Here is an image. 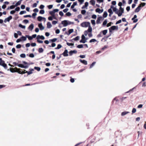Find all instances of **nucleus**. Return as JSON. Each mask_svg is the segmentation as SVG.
<instances>
[{
	"label": "nucleus",
	"mask_w": 146,
	"mask_h": 146,
	"mask_svg": "<svg viewBox=\"0 0 146 146\" xmlns=\"http://www.w3.org/2000/svg\"><path fill=\"white\" fill-rule=\"evenodd\" d=\"M90 25L89 22H83L81 24V26L83 27H87L89 26Z\"/></svg>",
	"instance_id": "f257e3e1"
},
{
	"label": "nucleus",
	"mask_w": 146,
	"mask_h": 146,
	"mask_svg": "<svg viewBox=\"0 0 146 146\" xmlns=\"http://www.w3.org/2000/svg\"><path fill=\"white\" fill-rule=\"evenodd\" d=\"M118 29V27L117 26H113L109 28V32L110 33H111L112 30H117Z\"/></svg>",
	"instance_id": "f03ea898"
},
{
	"label": "nucleus",
	"mask_w": 146,
	"mask_h": 146,
	"mask_svg": "<svg viewBox=\"0 0 146 146\" xmlns=\"http://www.w3.org/2000/svg\"><path fill=\"white\" fill-rule=\"evenodd\" d=\"M17 66L19 67H20L22 68H24L25 69L28 68L29 66L28 65L24 66L23 64H19L18 65H17Z\"/></svg>",
	"instance_id": "7ed1b4c3"
},
{
	"label": "nucleus",
	"mask_w": 146,
	"mask_h": 146,
	"mask_svg": "<svg viewBox=\"0 0 146 146\" xmlns=\"http://www.w3.org/2000/svg\"><path fill=\"white\" fill-rule=\"evenodd\" d=\"M68 21L65 20L62 21L61 24L63 25L64 27H66L68 25Z\"/></svg>",
	"instance_id": "20e7f679"
},
{
	"label": "nucleus",
	"mask_w": 146,
	"mask_h": 146,
	"mask_svg": "<svg viewBox=\"0 0 146 146\" xmlns=\"http://www.w3.org/2000/svg\"><path fill=\"white\" fill-rule=\"evenodd\" d=\"M12 19V17L11 16H10L7 18H6L4 20V22L6 23L7 22H9Z\"/></svg>",
	"instance_id": "39448f33"
},
{
	"label": "nucleus",
	"mask_w": 146,
	"mask_h": 146,
	"mask_svg": "<svg viewBox=\"0 0 146 146\" xmlns=\"http://www.w3.org/2000/svg\"><path fill=\"white\" fill-rule=\"evenodd\" d=\"M15 72H17L19 74H22V72L21 71L22 70L20 68H18L17 67H15Z\"/></svg>",
	"instance_id": "423d86ee"
},
{
	"label": "nucleus",
	"mask_w": 146,
	"mask_h": 146,
	"mask_svg": "<svg viewBox=\"0 0 146 146\" xmlns=\"http://www.w3.org/2000/svg\"><path fill=\"white\" fill-rule=\"evenodd\" d=\"M141 4H140L139 6L135 9V11L136 13L138 12L141 9Z\"/></svg>",
	"instance_id": "0eeeda50"
},
{
	"label": "nucleus",
	"mask_w": 146,
	"mask_h": 146,
	"mask_svg": "<svg viewBox=\"0 0 146 146\" xmlns=\"http://www.w3.org/2000/svg\"><path fill=\"white\" fill-rule=\"evenodd\" d=\"M102 19V20L104 19V18H103V17L102 16L98 17L96 21V23L97 24L100 23V21Z\"/></svg>",
	"instance_id": "6e6552de"
},
{
	"label": "nucleus",
	"mask_w": 146,
	"mask_h": 146,
	"mask_svg": "<svg viewBox=\"0 0 146 146\" xmlns=\"http://www.w3.org/2000/svg\"><path fill=\"white\" fill-rule=\"evenodd\" d=\"M68 52L67 50L66 49L62 54L64 56H68Z\"/></svg>",
	"instance_id": "1a4fd4ad"
},
{
	"label": "nucleus",
	"mask_w": 146,
	"mask_h": 146,
	"mask_svg": "<svg viewBox=\"0 0 146 146\" xmlns=\"http://www.w3.org/2000/svg\"><path fill=\"white\" fill-rule=\"evenodd\" d=\"M36 39H41L42 40H44L45 39L44 36L43 35H38L36 38Z\"/></svg>",
	"instance_id": "9d476101"
},
{
	"label": "nucleus",
	"mask_w": 146,
	"mask_h": 146,
	"mask_svg": "<svg viewBox=\"0 0 146 146\" xmlns=\"http://www.w3.org/2000/svg\"><path fill=\"white\" fill-rule=\"evenodd\" d=\"M74 31V30L73 29H69L68 31V33L67 32H65V33L67 35H69L70 34L72 33Z\"/></svg>",
	"instance_id": "9b49d317"
},
{
	"label": "nucleus",
	"mask_w": 146,
	"mask_h": 146,
	"mask_svg": "<svg viewBox=\"0 0 146 146\" xmlns=\"http://www.w3.org/2000/svg\"><path fill=\"white\" fill-rule=\"evenodd\" d=\"M103 9H100L99 8H97L96 10V12L98 13H102L103 11Z\"/></svg>",
	"instance_id": "f8f14e48"
},
{
	"label": "nucleus",
	"mask_w": 146,
	"mask_h": 146,
	"mask_svg": "<svg viewBox=\"0 0 146 146\" xmlns=\"http://www.w3.org/2000/svg\"><path fill=\"white\" fill-rule=\"evenodd\" d=\"M38 27L40 30H42L44 29V27L42 26V23H41L38 24Z\"/></svg>",
	"instance_id": "ddd939ff"
},
{
	"label": "nucleus",
	"mask_w": 146,
	"mask_h": 146,
	"mask_svg": "<svg viewBox=\"0 0 146 146\" xmlns=\"http://www.w3.org/2000/svg\"><path fill=\"white\" fill-rule=\"evenodd\" d=\"M34 25L32 23L28 27V29L31 31H32L34 28Z\"/></svg>",
	"instance_id": "4468645a"
},
{
	"label": "nucleus",
	"mask_w": 146,
	"mask_h": 146,
	"mask_svg": "<svg viewBox=\"0 0 146 146\" xmlns=\"http://www.w3.org/2000/svg\"><path fill=\"white\" fill-rule=\"evenodd\" d=\"M80 61L84 65H86L87 64V62L86 60H82V59H80Z\"/></svg>",
	"instance_id": "2eb2a0df"
},
{
	"label": "nucleus",
	"mask_w": 146,
	"mask_h": 146,
	"mask_svg": "<svg viewBox=\"0 0 146 146\" xmlns=\"http://www.w3.org/2000/svg\"><path fill=\"white\" fill-rule=\"evenodd\" d=\"M52 27V25H51L50 22H48L47 23V27L49 29L51 28Z\"/></svg>",
	"instance_id": "dca6fc26"
},
{
	"label": "nucleus",
	"mask_w": 146,
	"mask_h": 146,
	"mask_svg": "<svg viewBox=\"0 0 146 146\" xmlns=\"http://www.w3.org/2000/svg\"><path fill=\"white\" fill-rule=\"evenodd\" d=\"M22 1V0H20L18 1L15 5V7H16L18 5H20Z\"/></svg>",
	"instance_id": "f3484780"
},
{
	"label": "nucleus",
	"mask_w": 146,
	"mask_h": 146,
	"mask_svg": "<svg viewBox=\"0 0 146 146\" xmlns=\"http://www.w3.org/2000/svg\"><path fill=\"white\" fill-rule=\"evenodd\" d=\"M0 65L2 66L5 69H7V64L5 63V62H3V64H1Z\"/></svg>",
	"instance_id": "a211bd4d"
},
{
	"label": "nucleus",
	"mask_w": 146,
	"mask_h": 146,
	"mask_svg": "<svg viewBox=\"0 0 146 146\" xmlns=\"http://www.w3.org/2000/svg\"><path fill=\"white\" fill-rule=\"evenodd\" d=\"M87 32H91L92 31V27L90 25L88 26V28L87 30Z\"/></svg>",
	"instance_id": "6ab92c4d"
},
{
	"label": "nucleus",
	"mask_w": 146,
	"mask_h": 146,
	"mask_svg": "<svg viewBox=\"0 0 146 146\" xmlns=\"http://www.w3.org/2000/svg\"><path fill=\"white\" fill-rule=\"evenodd\" d=\"M129 113V112L128 111H123L121 113V116H124V115H125L128 114V113Z\"/></svg>",
	"instance_id": "aec40b11"
},
{
	"label": "nucleus",
	"mask_w": 146,
	"mask_h": 146,
	"mask_svg": "<svg viewBox=\"0 0 146 146\" xmlns=\"http://www.w3.org/2000/svg\"><path fill=\"white\" fill-rule=\"evenodd\" d=\"M108 16V13L106 11H104L103 14V17L104 18H106Z\"/></svg>",
	"instance_id": "412c9836"
},
{
	"label": "nucleus",
	"mask_w": 146,
	"mask_h": 146,
	"mask_svg": "<svg viewBox=\"0 0 146 146\" xmlns=\"http://www.w3.org/2000/svg\"><path fill=\"white\" fill-rule=\"evenodd\" d=\"M113 11L116 13H118V10L116 7H114L113 9Z\"/></svg>",
	"instance_id": "4be33fe9"
},
{
	"label": "nucleus",
	"mask_w": 146,
	"mask_h": 146,
	"mask_svg": "<svg viewBox=\"0 0 146 146\" xmlns=\"http://www.w3.org/2000/svg\"><path fill=\"white\" fill-rule=\"evenodd\" d=\"M102 33L104 35H105L106 33H107L108 32V30H104L102 31H101Z\"/></svg>",
	"instance_id": "5701e85b"
},
{
	"label": "nucleus",
	"mask_w": 146,
	"mask_h": 146,
	"mask_svg": "<svg viewBox=\"0 0 146 146\" xmlns=\"http://www.w3.org/2000/svg\"><path fill=\"white\" fill-rule=\"evenodd\" d=\"M90 2L91 4L94 6L95 4L96 1L94 0H91Z\"/></svg>",
	"instance_id": "b1692460"
},
{
	"label": "nucleus",
	"mask_w": 146,
	"mask_h": 146,
	"mask_svg": "<svg viewBox=\"0 0 146 146\" xmlns=\"http://www.w3.org/2000/svg\"><path fill=\"white\" fill-rule=\"evenodd\" d=\"M26 37L28 38L29 40H31L33 39V37H32V36H30L29 35H26Z\"/></svg>",
	"instance_id": "393cba45"
},
{
	"label": "nucleus",
	"mask_w": 146,
	"mask_h": 146,
	"mask_svg": "<svg viewBox=\"0 0 146 146\" xmlns=\"http://www.w3.org/2000/svg\"><path fill=\"white\" fill-rule=\"evenodd\" d=\"M43 49L42 48H38V51L39 53H42L43 52Z\"/></svg>",
	"instance_id": "a878e982"
},
{
	"label": "nucleus",
	"mask_w": 146,
	"mask_h": 146,
	"mask_svg": "<svg viewBox=\"0 0 146 146\" xmlns=\"http://www.w3.org/2000/svg\"><path fill=\"white\" fill-rule=\"evenodd\" d=\"M62 47V45L60 44H58L57 45V47L55 48V49H59L61 48Z\"/></svg>",
	"instance_id": "bb28decb"
},
{
	"label": "nucleus",
	"mask_w": 146,
	"mask_h": 146,
	"mask_svg": "<svg viewBox=\"0 0 146 146\" xmlns=\"http://www.w3.org/2000/svg\"><path fill=\"white\" fill-rule=\"evenodd\" d=\"M15 70V68H10L9 69V70L11 72H15V71L14 70Z\"/></svg>",
	"instance_id": "cd10ccee"
},
{
	"label": "nucleus",
	"mask_w": 146,
	"mask_h": 146,
	"mask_svg": "<svg viewBox=\"0 0 146 146\" xmlns=\"http://www.w3.org/2000/svg\"><path fill=\"white\" fill-rule=\"evenodd\" d=\"M42 18L43 17L39 16L37 17V20L38 21H40L42 19Z\"/></svg>",
	"instance_id": "c85d7f7f"
},
{
	"label": "nucleus",
	"mask_w": 146,
	"mask_h": 146,
	"mask_svg": "<svg viewBox=\"0 0 146 146\" xmlns=\"http://www.w3.org/2000/svg\"><path fill=\"white\" fill-rule=\"evenodd\" d=\"M19 27L21 28L22 29H25V28L26 26L25 25H23L21 24H19Z\"/></svg>",
	"instance_id": "c756f323"
},
{
	"label": "nucleus",
	"mask_w": 146,
	"mask_h": 146,
	"mask_svg": "<svg viewBox=\"0 0 146 146\" xmlns=\"http://www.w3.org/2000/svg\"><path fill=\"white\" fill-rule=\"evenodd\" d=\"M49 13L52 16L55 15V13L53 10L52 11H50Z\"/></svg>",
	"instance_id": "7c9ffc66"
},
{
	"label": "nucleus",
	"mask_w": 146,
	"mask_h": 146,
	"mask_svg": "<svg viewBox=\"0 0 146 146\" xmlns=\"http://www.w3.org/2000/svg\"><path fill=\"white\" fill-rule=\"evenodd\" d=\"M97 40L95 39H92L90 40L89 41V42L90 43H91L92 42H97Z\"/></svg>",
	"instance_id": "2f4dec72"
},
{
	"label": "nucleus",
	"mask_w": 146,
	"mask_h": 146,
	"mask_svg": "<svg viewBox=\"0 0 146 146\" xmlns=\"http://www.w3.org/2000/svg\"><path fill=\"white\" fill-rule=\"evenodd\" d=\"M123 13V12H121V11L119 12V11H118L117 13L116 14H117L118 15L119 17H120L122 15V13Z\"/></svg>",
	"instance_id": "473e14b6"
},
{
	"label": "nucleus",
	"mask_w": 146,
	"mask_h": 146,
	"mask_svg": "<svg viewBox=\"0 0 146 146\" xmlns=\"http://www.w3.org/2000/svg\"><path fill=\"white\" fill-rule=\"evenodd\" d=\"M107 23V19H106L103 22V23L102 25L104 26L106 25Z\"/></svg>",
	"instance_id": "72a5a7b5"
},
{
	"label": "nucleus",
	"mask_w": 146,
	"mask_h": 146,
	"mask_svg": "<svg viewBox=\"0 0 146 146\" xmlns=\"http://www.w3.org/2000/svg\"><path fill=\"white\" fill-rule=\"evenodd\" d=\"M34 68L35 70H37L38 71H40V68L39 67H35Z\"/></svg>",
	"instance_id": "f704fd0d"
},
{
	"label": "nucleus",
	"mask_w": 146,
	"mask_h": 146,
	"mask_svg": "<svg viewBox=\"0 0 146 146\" xmlns=\"http://www.w3.org/2000/svg\"><path fill=\"white\" fill-rule=\"evenodd\" d=\"M96 63V62H93L90 65V68H92L93 66L95 65V64Z\"/></svg>",
	"instance_id": "c9c22d12"
},
{
	"label": "nucleus",
	"mask_w": 146,
	"mask_h": 146,
	"mask_svg": "<svg viewBox=\"0 0 146 146\" xmlns=\"http://www.w3.org/2000/svg\"><path fill=\"white\" fill-rule=\"evenodd\" d=\"M20 56L22 58H25L26 57V55L25 54H20Z\"/></svg>",
	"instance_id": "e433bc0d"
},
{
	"label": "nucleus",
	"mask_w": 146,
	"mask_h": 146,
	"mask_svg": "<svg viewBox=\"0 0 146 146\" xmlns=\"http://www.w3.org/2000/svg\"><path fill=\"white\" fill-rule=\"evenodd\" d=\"M87 41L85 39H82L80 41V42L81 43H85Z\"/></svg>",
	"instance_id": "4c0bfd02"
},
{
	"label": "nucleus",
	"mask_w": 146,
	"mask_h": 146,
	"mask_svg": "<svg viewBox=\"0 0 146 146\" xmlns=\"http://www.w3.org/2000/svg\"><path fill=\"white\" fill-rule=\"evenodd\" d=\"M37 15V14L36 13H33L32 14V17L33 19H35L36 17V16Z\"/></svg>",
	"instance_id": "58836bf2"
},
{
	"label": "nucleus",
	"mask_w": 146,
	"mask_h": 146,
	"mask_svg": "<svg viewBox=\"0 0 146 146\" xmlns=\"http://www.w3.org/2000/svg\"><path fill=\"white\" fill-rule=\"evenodd\" d=\"M26 13V12L25 11H22L20 12L19 14L20 15H22L23 14L25 13Z\"/></svg>",
	"instance_id": "ea45409f"
},
{
	"label": "nucleus",
	"mask_w": 146,
	"mask_h": 146,
	"mask_svg": "<svg viewBox=\"0 0 146 146\" xmlns=\"http://www.w3.org/2000/svg\"><path fill=\"white\" fill-rule=\"evenodd\" d=\"M80 37L79 36H77L75 38H73V40L75 41H77L79 40Z\"/></svg>",
	"instance_id": "a19ab883"
},
{
	"label": "nucleus",
	"mask_w": 146,
	"mask_h": 146,
	"mask_svg": "<svg viewBox=\"0 0 146 146\" xmlns=\"http://www.w3.org/2000/svg\"><path fill=\"white\" fill-rule=\"evenodd\" d=\"M56 44L55 43H52V44H51V46H50V45H49V46L50 47H55V46H56Z\"/></svg>",
	"instance_id": "79ce46f5"
},
{
	"label": "nucleus",
	"mask_w": 146,
	"mask_h": 146,
	"mask_svg": "<svg viewBox=\"0 0 146 146\" xmlns=\"http://www.w3.org/2000/svg\"><path fill=\"white\" fill-rule=\"evenodd\" d=\"M108 12L110 13V14H113V12L112 10V9H110L108 10Z\"/></svg>",
	"instance_id": "37998d69"
},
{
	"label": "nucleus",
	"mask_w": 146,
	"mask_h": 146,
	"mask_svg": "<svg viewBox=\"0 0 146 146\" xmlns=\"http://www.w3.org/2000/svg\"><path fill=\"white\" fill-rule=\"evenodd\" d=\"M26 38H27V37H26V36H22L21 37V38L22 40H23V41H25L26 40V39H27Z\"/></svg>",
	"instance_id": "c03bdc74"
},
{
	"label": "nucleus",
	"mask_w": 146,
	"mask_h": 146,
	"mask_svg": "<svg viewBox=\"0 0 146 146\" xmlns=\"http://www.w3.org/2000/svg\"><path fill=\"white\" fill-rule=\"evenodd\" d=\"M44 11L42 9L40 11L39 13L40 14H43L44 13Z\"/></svg>",
	"instance_id": "a18cd8bd"
},
{
	"label": "nucleus",
	"mask_w": 146,
	"mask_h": 146,
	"mask_svg": "<svg viewBox=\"0 0 146 146\" xmlns=\"http://www.w3.org/2000/svg\"><path fill=\"white\" fill-rule=\"evenodd\" d=\"M86 12V11L85 10H82L81 11V13L82 15H84L85 14Z\"/></svg>",
	"instance_id": "49530a36"
},
{
	"label": "nucleus",
	"mask_w": 146,
	"mask_h": 146,
	"mask_svg": "<svg viewBox=\"0 0 146 146\" xmlns=\"http://www.w3.org/2000/svg\"><path fill=\"white\" fill-rule=\"evenodd\" d=\"M66 44L68 46H73L74 45V44L73 43H69L68 42H67Z\"/></svg>",
	"instance_id": "de8ad7c7"
},
{
	"label": "nucleus",
	"mask_w": 146,
	"mask_h": 146,
	"mask_svg": "<svg viewBox=\"0 0 146 146\" xmlns=\"http://www.w3.org/2000/svg\"><path fill=\"white\" fill-rule=\"evenodd\" d=\"M78 1L80 2V5L82 4L84 2V0H78Z\"/></svg>",
	"instance_id": "09e8293b"
},
{
	"label": "nucleus",
	"mask_w": 146,
	"mask_h": 146,
	"mask_svg": "<svg viewBox=\"0 0 146 146\" xmlns=\"http://www.w3.org/2000/svg\"><path fill=\"white\" fill-rule=\"evenodd\" d=\"M77 47L78 48H82L83 47V45L82 44L78 45L77 46Z\"/></svg>",
	"instance_id": "8fccbe9b"
},
{
	"label": "nucleus",
	"mask_w": 146,
	"mask_h": 146,
	"mask_svg": "<svg viewBox=\"0 0 146 146\" xmlns=\"http://www.w3.org/2000/svg\"><path fill=\"white\" fill-rule=\"evenodd\" d=\"M91 23L93 25H95L96 24L95 21L94 20H91Z\"/></svg>",
	"instance_id": "3c124183"
},
{
	"label": "nucleus",
	"mask_w": 146,
	"mask_h": 146,
	"mask_svg": "<svg viewBox=\"0 0 146 146\" xmlns=\"http://www.w3.org/2000/svg\"><path fill=\"white\" fill-rule=\"evenodd\" d=\"M120 11L121 12H123V13L124 12V9L123 8H122L121 7H120L119 8V11Z\"/></svg>",
	"instance_id": "603ef678"
},
{
	"label": "nucleus",
	"mask_w": 146,
	"mask_h": 146,
	"mask_svg": "<svg viewBox=\"0 0 146 146\" xmlns=\"http://www.w3.org/2000/svg\"><path fill=\"white\" fill-rule=\"evenodd\" d=\"M66 15L67 16H70L71 15V13L70 12H68L66 13Z\"/></svg>",
	"instance_id": "864d4df0"
},
{
	"label": "nucleus",
	"mask_w": 146,
	"mask_h": 146,
	"mask_svg": "<svg viewBox=\"0 0 146 146\" xmlns=\"http://www.w3.org/2000/svg\"><path fill=\"white\" fill-rule=\"evenodd\" d=\"M29 56L31 58H33L34 57V55L33 54L31 53L29 54Z\"/></svg>",
	"instance_id": "5fc2aeb1"
},
{
	"label": "nucleus",
	"mask_w": 146,
	"mask_h": 146,
	"mask_svg": "<svg viewBox=\"0 0 146 146\" xmlns=\"http://www.w3.org/2000/svg\"><path fill=\"white\" fill-rule=\"evenodd\" d=\"M21 44H17L16 46V48H20L21 47Z\"/></svg>",
	"instance_id": "6e6d98bb"
},
{
	"label": "nucleus",
	"mask_w": 146,
	"mask_h": 146,
	"mask_svg": "<svg viewBox=\"0 0 146 146\" xmlns=\"http://www.w3.org/2000/svg\"><path fill=\"white\" fill-rule=\"evenodd\" d=\"M20 10V8L19 7H17L15 9V11H19Z\"/></svg>",
	"instance_id": "4d7b16f0"
},
{
	"label": "nucleus",
	"mask_w": 146,
	"mask_h": 146,
	"mask_svg": "<svg viewBox=\"0 0 146 146\" xmlns=\"http://www.w3.org/2000/svg\"><path fill=\"white\" fill-rule=\"evenodd\" d=\"M25 5H21V9H24L25 8Z\"/></svg>",
	"instance_id": "13d9d810"
},
{
	"label": "nucleus",
	"mask_w": 146,
	"mask_h": 146,
	"mask_svg": "<svg viewBox=\"0 0 146 146\" xmlns=\"http://www.w3.org/2000/svg\"><path fill=\"white\" fill-rule=\"evenodd\" d=\"M23 22L25 24H27L29 23V21L28 20L25 19L23 21Z\"/></svg>",
	"instance_id": "bf43d9fd"
},
{
	"label": "nucleus",
	"mask_w": 146,
	"mask_h": 146,
	"mask_svg": "<svg viewBox=\"0 0 146 146\" xmlns=\"http://www.w3.org/2000/svg\"><path fill=\"white\" fill-rule=\"evenodd\" d=\"M136 111V110L135 108H133L132 111V113H135Z\"/></svg>",
	"instance_id": "052dcab7"
},
{
	"label": "nucleus",
	"mask_w": 146,
	"mask_h": 146,
	"mask_svg": "<svg viewBox=\"0 0 146 146\" xmlns=\"http://www.w3.org/2000/svg\"><path fill=\"white\" fill-rule=\"evenodd\" d=\"M58 22L56 21H54L52 22V24L53 25H55Z\"/></svg>",
	"instance_id": "680f3d73"
},
{
	"label": "nucleus",
	"mask_w": 146,
	"mask_h": 146,
	"mask_svg": "<svg viewBox=\"0 0 146 146\" xmlns=\"http://www.w3.org/2000/svg\"><path fill=\"white\" fill-rule=\"evenodd\" d=\"M59 14L61 16H62L64 15V13L62 11H60L59 12Z\"/></svg>",
	"instance_id": "e2e57ef3"
},
{
	"label": "nucleus",
	"mask_w": 146,
	"mask_h": 146,
	"mask_svg": "<svg viewBox=\"0 0 146 146\" xmlns=\"http://www.w3.org/2000/svg\"><path fill=\"white\" fill-rule=\"evenodd\" d=\"M53 5H48V9H50L52 8V7H53Z\"/></svg>",
	"instance_id": "0e129e2a"
},
{
	"label": "nucleus",
	"mask_w": 146,
	"mask_h": 146,
	"mask_svg": "<svg viewBox=\"0 0 146 146\" xmlns=\"http://www.w3.org/2000/svg\"><path fill=\"white\" fill-rule=\"evenodd\" d=\"M15 7V5H12L10 7H9V8L10 9H14Z\"/></svg>",
	"instance_id": "69168bd1"
},
{
	"label": "nucleus",
	"mask_w": 146,
	"mask_h": 146,
	"mask_svg": "<svg viewBox=\"0 0 146 146\" xmlns=\"http://www.w3.org/2000/svg\"><path fill=\"white\" fill-rule=\"evenodd\" d=\"M101 34H102V32H100V33L97 35V37L98 38H100V37H102V36L101 35Z\"/></svg>",
	"instance_id": "338daca9"
},
{
	"label": "nucleus",
	"mask_w": 146,
	"mask_h": 146,
	"mask_svg": "<svg viewBox=\"0 0 146 146\" xmlns=\"http://www.w3.org/2000/svg\"><path fill=\"white\" fill-rule=\"evenodd\" d=\"M97 16L95 15H92V19H96V18Z\"/></svg>",
	"instance_id": "774afa93"
}]
</instances>
